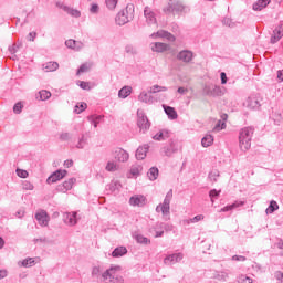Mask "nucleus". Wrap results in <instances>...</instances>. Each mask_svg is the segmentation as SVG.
<instances>
[{
	"instance_id": "1",
	"label": "nucleus",
	"mask_w": 283,
	"mask_h": 283,
	"mask_svg": "<svg viewBox=\"0 0 283 283\" xmlns=\"http://www.w3.org/2000/svg\"><path fill=\"white\" fill-rule=\"evenodd\" d=\"M253 138V127L242 128L239 134V146L241 151L251 149V139Z\"/></svg>"
},
{
	"instance_id": "2",
	"label": "nucleus",
	"mask_w": 283,
	"mask_h": 283,
	"mask_svg": "<svg viewBox=\"0 0 283 283\" xmlns=\"http://www.w3.org/2000/svg\"><path fill=\"white\" fill-rule=\"evenodd\" d=\"M134 20V4H127L125 9L120 10L116 17L115 22L117 25H126L129 21Z\"/></svg>"
},
{
	"instance_id": "3",
	"label": "nucleus",
	"mask_w": 283,
	"mask_h": 283,
	"mask_svg": "<svg viewBox=\"0 0 283 283\" xmlns=\"http://www.w3.org/2000/svg\"><path fill=\"white\" fill-rule=\"evenodd\" d=\"M182 149V144L178 139H170L168 145L160 148V155L171 158L172 154H178Z\"/></svg>"
},
{
	"instance_id": "4",
	"label": "nucleus",
	"mask_w": 283,
	"mask_h": 283,
	"mask_svg": "<svg viewBox=\"0 0 283 283\" xmlns=\"http://www.w3.org/2000/svg\"><path fill=\"white\" fill-rule=\"evenodd\" d=\"M227 94V88L224 86H218L216 84H206L203 86V96H211L212 98H218Z\"/></svg>"
},
{
	"instance_id": "5",
	"label": "nucleus",
	"mask_w": 283,
	"mask_h": 283,
	"mask_svg": "<svg viewBox=\"0 0 283 283\" xmlns=\"http://www.w3.org/2000/svg\"><path fill=\"white\" fill-rule=\"evenodd\" d=\"M101 282H104V283H124L125 280L123 279V276L116 274V270L114 268H111L102 274Z\"/></svg>"
},
{
	"instance_id": "6",
	"label": "nucleus",
	"mask_w": 283,
	"mask_h": 283,
	"mask_svg": "<svg viewBox=\"0 0 283 283\" xmlns=\"http://www.w3.org/2000/svg\"><path fill=\"white\" fill-rule=\"evenodd\" d=\"M171 198H174V190L172 189H170L167 192V195L164 199V202L160 203L159 206H157V208H156L157 213H159L161 211L163 216H169L170 209H171L170 206H169V205H171Z\"/></svg>"
},
{
	"instance_id": "7",
	"label": "nucleus",
	"mask_w": 283,
	"mask_h": 283,
	"mask_svg": "<svg viewBox=\"0 0 283 283\" xmlns=\"http://www.w3.org/2000/svg\"><path fill=\"white\" fill-rule=\"evenodd\" d=\"M137 126L139 127L140 132H143V134H145V132H148L149 127H151L149 118H147L145 112L140 109L137 111Z\"/></svg>"
},
{
	"instance_id": "8",
	"label": "nucleus",
	"mask_w": 283,
	"mask_h": 283,
	"mask_svg": "<svg viewBox=\"0 0 283 283\" xmlns=\"http://www.w3.org/2000/svg\"><path fill=\"white\" fill-rule=\"evenodd\" d=\"M184 258L185 254H182V252L168 254L164 259V264H166V266H174V264L182 262Z\"/></svg>"
},
{
	"instance_id": "9",
	"label": "nucleus",
	"mask_w": 283,
	"mask_h": 283,
	"mask_svg": "<svg viewBox=\"0 0 283 283\" xmlns=\"http://www.w3.org/2000/svg\"><path fill=\"white\" fill-rule=\"evenodd\" d=\"M67 176V170H56L46 179L48 185H54V182H59V180H63Z\"/></svg>"
},
{
	"instance_id": "10",
	"label": "nucleus",
	"mask_w": 283,
	"mask_h": 283,
	"mask_svg": "<svg viewBox=\"0 0 283 283\" xmlns=\"http://www.w3.org/2000/svg\"><path fill=\"white\" fill-rule=\"evenodd\" d=\"M35 220L40 227H48L50 224V214L45 210H40L35 213Z\"/></svg>"
},
{
	"instance_id": "11",
	"label": "nucleus",
	"mask_w": 283,
	"mask_h": 283,
	"mask_svg": "<svg viewBox=\"0 0 283 283\" xmlns=\"http://www.w3.org/2000/svg\"><path fill=\"white\" fill-rule=\"evenodd\" d=\"M129 205L132 207H145L147 205V198L143 195H134L129 198Z\"/></svg>"
},
{
	"instance_id": "12",
	"label": "nucleus",
	"mask_w": 283,
	"mask_h": 283,
	"mask_svg": "<svg viewBox=\"0 0 283 283\" xmlns=\"http://www.w3.org/2000/svg\"><path fill=\"white\" fill-rule=\"evenodd\" d=\"M115 160L118 163H127L129 160V153L123 148H116L113 153Z\"/></svg>"
},
{
	"instance_id": "13",
	"label": "nucleus",
	"mask_w": 283,
	"mask_h": 283,
	"mask_svg": "<svg viewBox=\"0 0 283 283\" xmlns=\"http://www.w3.org/2000/svg\"><path fill=\"white\" fill-rule=\"evenodd\" d=\"M177 60L182 61V63H191L193 61V52L190 50L180 51L177 54Z\"/></svg>"
},
{
	"instance_id": "14",
	"label": "nucleus",
	"mask_w": 283,
	"mask_h": 283,
	"mask_svg": "<svg viewBox=\"0 0 283 283\" xmlns=\"http://www.w3.org/2000/svg\"><path fill=\"white\" fill-rule=\"evenodd\" d=\"M74 182H76V178H70L69 180L59 185L56 187V191H60L61 193H67V191H70V189H72Z\"/></svg>"
},
{
	"instance_id": "15",
	"label": "nucleus",
	"mask_w": 283,
	"mask_h": 283,
	"mask_svg": "<svg viewBox=\"0 0 283 283\" xmlns=\"http://www.w3.org/2000/svg\"><path fill=\"white\" fill-rule=\"evenodd\" d=\"M151 36L156 39V36H159L160 39H167V41L174 42L176 41V36L171 34L169 31L160 30L156 33H153Z\"/></svg>"
},
{
	"instance_id": "16",
	"label": "nucleus",
	"mask_w": 283,
	"mask_h": 283,
	"mask_svg": "<svg viewBox=\"0 0 283 283\" xmlns=\"http://www.w3.org/2000/svg\"><path fill=\"white\" fill-rule=\"evenodd\" d=\"M283 36V24H279L274 30H273V34L271 36V43H277V41H280V39H282Z\"/></svg>"
},
{
	"instance_id": "17",
	"label": "nucleus",
	"mask_w": 283,
	"mask_h": 283,
	"mask_svg": "<svg viewBox=\"0 0 283 283\" xmlns=\"http://www.w3.org/2000/svg\"><path fill=\"white\" fill-rule=\"evenodd\" d=\"M147 151H149V145L145 144L144 146H139L135 155L137 160H145V158H147Z\"/></svg>"
},
{
	"instance_id": "18",
	"label": "nucleus",
	"mask_w": 283,
	"mask_h": 283,
	"mask_svg": "<svg viewBox=\"0 0 283 283\" xmlns=\"http://www.w3.org/2000/svg\"><path fill=\"white\" fill-rule=\"evenodd\" d=\"M76 216H77L76 212H66L64 214L65 224H70V227H74L77 222Z\"/></svg>"
},
{
	"instance_id": "19",
	"label": "nucleus",
	"mask_w": 283,
	"mask_h": 283,
	"mask_svg": "<svg viewBox=\"0 0 283 283\" xmlns=\"http://www.w3.org/2000/svg\"><path fill=\"white\" fill-rule=\"evenodd\" d=\"M269 3H271V0H258L256 2L253 3L252 10H254L255 12H260L264 10V8L269 6Z\"/></svg>"
},
{
	"instance_id": "20",
	"label": "nucleus",
	"mask_w": 283,
	"mask_h": 283,
	"mask_svg": "<svg viewBox=\"0 0 283 283\" xmlns=\"http://www.w3.org/2000/svg\"><path fill=\"white\" fill-rule=\"evenodd\" d=\"M138 101H140V103H146L147 105H151L154 103V96L143 91L138 96Z\"/></svg>"
},
{
	"instance_id": "21",
	"label": "nucleus",
	"mask_w": 283,
	"mask_h": 283,
	"mask_svg": "<svg viewBox=\"0 0 283 283\" xmlns=\"http://www.w3.org/2000/svg\"><path fill=\"white\" fill-rule=\"evenodd\" d=\"M153 52H167L169 50V44L155 42L151 44Z\"/></svg>"
},
{
	"instance_id": "22",
	"label": "nucleus",
	"mask_w": 283,
	"mask_h": 283,
	"mask_svg": "<svg viewBox=\"0 0 283 283\" xmlns=\"http://www.w3.org/2000/svg\"><path fill=\"white\" fill-rule=\"evenodd\" d=\"M238 207H244V201H234L232 205L221 208L220 212L227 213V211H233V209H238Z\"/></svg>"
},
{
	"instance_id": "23",
	"label": "nucleus",
	"mask_w": 283,
	"mask_h": 283,
	"mask_svg": "<svg viewBox=\"0 0 283 283\" xmlns=\"http://www.w3.org/2000/svg\"><path fill=\"white\" fill-rule=\"evenodd\" d=\"M164 112L170 118V120H176L178 118V113L176 112V108L171 106H164Z\"/></svg>"
},
{
	"instance_id": "24",
	"label": "nucleus",
	"mask_w": 283,
	"mask_h": 283,
	"mask_svg": "<svg viewBox=\"0 0 283 283\" xmlns=\"http://www.w3.org/2000/svg\"><path fill=\"white\" fill-rule=\"evenodd\" d=\"M123 255H127V248L117 247L112 252V258H123Z\"/></svg>"
},
{
	"instance_id": "25",
	"label": "nucleus",
	"mask_w": 283,
	"mask_h": 283,
	"mask_svg": "<svg viewBox=\"0 0 283 283\" xmlns=\"http://www.w3.org/2000/svg\"><path fill=\"white\" fill-rule=\"evenodd\" d=\"M144 15L149 24L156 23V17L154 15V12H151V9H149V7H146L144 9Z\"/></svg>"
},
{
	"instance_id": "26",
	"label": "nucleus",
	"mask_w": 283,
	"mask_h": 283,
	"mask_svg": "<svg viewBox=\"0 0 283 283\" xmlns=\"http://www.w3.org/2000/svg\"><path fill=\"white\" fill-rule=\"evenodd\" d=\"M247 107H249V109H260V101L255 97H249L247 101Z\"/></svg>"
},
{
	"instance_id": "27",
	"label": "nucleus",
	"mask_w": 283,
	"mask_h": 283,
	"mask_svg": "<svg viewBox=\"0 0 283 283\" xmlns=\"http://www.w3.org/2000/svg\"><path fill=\"white\" fill-rule=\"evenodd\" d=\"M42 67L45 72H56L59 64L56 62H46Z\"/></svg>"
},
{
	"instance_id": "28",
	"label": "nucleus",
	"mask_w": 283,
	"mask_h": 283,
	"mask_svg": "<svg viewBox=\"0 0 283 283\" xmlns=\"http://www.w3.org/2000/svg\"><path fill=\"white\" fill-rule=\"evenodd\" d=\"M132 94V86H124L118 92L119 98H127Z\"/></svg>"
},
{
	"instance_id": "29",
	"label": "nucleus",
	"mask_w": 283,
	"mask_h": 283,
	"mask_svg": "<svg viewBox=\"0 0 283 283\" xmlns=\"http://www.w3.org/2000/svg\"><path fill=\"white\" fill-rule=\"evenodd\" d=\"M277 209H280V206L277 205V201L272 200L270 201L269 207L265 210V213H275V211H277Z\"/></svg>"
},
{
	"instance_id": "30",
	"label": "nucleus",
	"mask_w": 283,
	"mask_h": 283,
	"mask_svg": "<svg viewBox=\"0 0 283 283\" xmlns=\"http://www.w3.org/2000/svg\"><path fill=\"white\" fill-rule=\"evenodd\" d=\"M201 220H205V216L203 214H197L196 217L191 218V219H185L182 221L184 224H195L196 222H200Z\"/></svg>"
},
{
	"instance_id": "31",
	"label": "nucleus",
	"mask_w": 283,
	"mask_h": 283,
	"mask_svg": "<svg viewBox=\"0 0 283 283\" xmlns=\"http://www.w3.org/2000/svg\"><path fill=\"white\" fill-rule=\"evenodd\" d=\"M90 123L96 128L98 127V123H101V120H103V116L101 115H91L87 117Z\"/></svg>"
},
{
	"instance_id": "32",
	"label": "nucleus",
	"mask_w": 283,
	"mask_h": 283,
	"mask_svg": "<svg viewBox=\"0 0 283 283\" xmlns=\"http://www.w3.org/2000/svg\"><path fill=\"white\" fill-rule=\"evenodd\" d=\"M158 174H159L158 168L157 167H151L148 170L147 176H148L149 180H157Z\"/></svg>"
},
{
	"instance_id": "33",
	"label": "nucleus",
	"mask_w": 283,
	"mask_h": 283,
	"mask_svg": "<svg viewBox=\"0 0 283 283\" xmlns=\"http://www.w3.org/2000/svg\"><path fill=\"white\" fill-rule=\"evenodd\" d=\"M201 145L202 147H211V145H213V137L211 135H206L201 139Z\"/></svg>"
},
{
	"instance_id": "34",
	"label": "nucleus",
	"mask_w": 283,
	"mask_h": 283,
	"mask_svg": "<svg viewBox=\"0 0 283 283\" xmlns=\"http://www.w3.org/2000/svg\"><path fill=\"white\" fill-rule=\"evenodd\" d=\"M174 13L187 12V7L180 2L172 4Z\"/></svg>"
},
{
	"instance_id": "35",
	"label": "nucleus",
	"mask_w": 283,
	"mask_h": 283,
	"mask_svg": "<svg viewBox=\"0 0 283 283\" xmlns=\"http://www.w3.org/2000/svg\"><path fill=\"white\" fill-rule=\"evenodd\" d=\"M136 242H138V244H151V240H149L147 237L143 235V234H137L135 237Z\"/></svg>"
},
{
	"instance_id": "36",
	"label": "nucleus",
	"mask_w": 283,
	"mask_h": 283,
	"mask_svg": "<svg viewBox=\"0 0 283 283\" xmlns=\"http://www.w3.org/2000/svg\"><path fill=\"white\" fill-rule=\"evenodd\" d=\"M85 145H87V137L83 134L76 144V149H85Z\"/></svg>"
},
{
	"instance_id": "37",
	"label": "nucleus",
	"mask_w": 283,
	"mask_h": 283,
	"mask_svg": "<svg viewBox=\"0 0 283 283\" xmlns=\"http://www.w3.org/2000/svg\"><path fill=\"white\" fill-rule=\"evenodd\" d=\"M153 138L154 140H166V138H169V133L166 130H161L157 133Z\"/></svg>"
},
{
	"instance_id": "38",
	"label": "nucleus",
	"mask_w": 283,
	"mask_h": 283,
	"mask_svg": "<svg viewBox=\"0 0 283 283\" xmlns=\"http://www.w3.org/2000/svg\"><path fill=\"white\" fill-rule=\"evenodd\" d=\"M36 262L33 258H27L22 261V266H24L25 269H30V266H34Z\"/></svg>"
},
{
	"instance_id": "39",
	"label": "nucleus",
	"mask_w": 283,
	"mask_h": 283,
	"mask_svg": "<svg viewBox=\"0 0 283 283\" xmlns=\"http://www.w3.org/2000/svg\"><path fill=\"white\" fill-rule=\"evenodd\" d=\"M208 178L209 180H211V182H218V178H220V171L218 170L210 171Z\"/></svg>"
},
{
	"instance_id": "40",
	"label": "nucleus",
	"mask_w": 283,
	"mask_h": 283,
	"mask_svg": "<svg viewBox=\"0 0 283 283\" xmlns=\"http://www.w3.org/2000/svg\"><path fill=\"white\" fill-rule=\"evenodd\" d=\"M224 127H227V124L224 122H222V119H219L217 122V124L214 125V127L212 128V132H222V129H224Z\"/></svg>"
},
{
	"instance_id": "41",
	"label": "nucleus",
	"mask_w": 283,
	"mask_h": 283,
	"mask_svg": "<svg viewBox=\"0 0 283 283\" xmlns=\"http://www.w3.org/2000/svg\"><path fill=\"white\" fill-rule=\"evenodd\" d=\"M39 96H40V101H48V98H51L52 93H50V91H40L39 92Z\"/></svg>"
},
{
	"instance_id": "42",
	"label": "nucleus",
	"mask_w": 283,
	"mask_h": 283,
	"mask_svg": "<svg viewBox=\"0 0 283 283\" xmlns=\"http://www.w3.org/2000/svg\"><path fill=\"white\" fill-rule=\"evenodd\" d=\"M20 48H23V43H21V42H18V44L14 43L12 46H9L10 54H17V52H19Z\"/></svg>"
},
{
	"instance_id": "43",
	"label": "nucleus",
	"mask_w": 283,
	"mask_h": 283,
	"mask_svg": "<svg viewBox=\"0 0 283 283\" xmlns=\"http://www.w3.org/2000/svg\"><path fill=\"white\" fill-rule=\"evenodd\" d=\"M140 171H143V166H140V165H135V166H132V168H130L132 176L136 177L140 174Z\"/></svg>"
},
{
	"instance_id": "44",
	"label": "nucleus",
	"mask_w": 283,
	"mask_h": 283,
	"mask_svg": "<svg viewBox=\"0 0 283 283\" xmlns=\"http://www.w3.org/2000/svg\"><path fill=\"white\" fill-rule=\"evenodd\" d=\"M106 171H118V165L114 161H108L105 167Z\"/></svg>"
},
{
	"instance_id": "45",
	"label": "nucleus",
	"mask_w": 283,
	"mask_h": 283,
	"mask_svg": "<svg viewBox=\"0 0 283 283\" xmlns=\"http://www.w3.org/2000/svg\"><path fill=\"white\" fill-rule=\"evenodd\" d=\"M105 3L108 10H116V6H118V0H105Z\"/></svg>"
},
{
	"instance_id": "46",
	"label": "nucleus",
	"mask_w": 283,
	"mask_h": 283,
	"mask_svg": "<svg viewBox=\"0 0 283 283\" xmlns=\"http://www.w3.org/2000/svg\"><path fill=\"white\" fill-rule=\"evenodd\" d=\"M85 109H87V104L81 103L75 106L74 112L75 114H81L82 112H85Z\"/></svg>"
},
{
	"instance_id": "47",
	"label": "nucleus",
	"mask_w": 283,
	"mask_h": 283,
	"mask_svg": "<svg viewBox=\"0 0 283 283\" xmlns=\"http://www.w3.org/2000/svg\"><path fill=\"white\" fill-rule=\"evenodd\" d=\"M238 283H253V279L242 274L237 279Z\"/></svg>"
},
{
	"instance_id": "48",
	"label": "nucleus",
	"mask_w": 283,
	"mask_h": 283,
	"mask_svg": "<svg viewBox=\"0 0 283 283\" xmlns=\"http://www.w3.org/2000/svg\"><path fill=\"white\" fill-rule=\"evenodd\" d=\"M64 10L66 12H69V14H71L72 17H75L76 19H78V17H81V11H78L76 9H70L67 7H64Z\"/></svg>"
},
{
	"instance_id": "49",
	"label": "nucleus",
	"mask_w": 283,
	"mask_h": 283,
	"mask_svg": "<svg viewBox=\"0 0 283 283\" xmlns=\"http://www.w3.org/2000/svg\"><path fill=\"white\" fill-rule=\"evenodd\" d=\"M90 64H87V63H84V64H82L80 67H78V70H77V76L78 75H81V74H84V72H90Z\"/></svg>"
},
{
	"instance_id": "50",
	"label": "nucleus",
	"mask_w": 283,
	"mask_h": 283,
	"mask_svg": "<svg viewBox=\"0 0 283 283\" xmlns=\"http://www.w3.org/2000/svg\"><path fill=\"white\" fill-rule=\"evenodd\" d=\"M22 189H24V191H33L34 185H32V182L25 180L22 182Z\"/></svg>"
},
{
	"instance_id": "51",
	"label": "nucleus",
	"mask_w": 283,
	"mask_h": 283,
	"mask_svg": "<svg viewBox=\"0 0 283 283\" xmlns=\"http://www.w3.org/2000/svg\"><path fill=\"white\" fill-rule=\"evenodd\" d=\"M108 189L112 192L118 191V189H120V182L118 181L112 182L111 185H108Z\"/></svg>"
},
{
	"instance_id": "52",
	"label": "nucleus",
	"mask_w": 283,
	"mask_h": 283,
	"mask_svg": "<svg viewBox=\"0 0 283 283\" xmlns=\"http://www.w3.org/2000/svg\"><path fill=\"white\" fill-rule=\"evenodd\" d=\"M125 53L126 54H132L133 56L136 54V49L132 44H127L125 46Z\"/></svg>"
},
{
	"instance_id": "53",
	"label": "nucleus",
	"mask_w": 283,
	"mask_h": 283,
	"mask_svg": "<svg viewBox=\"0 0 283 283\" xmlns=\"http://www.w3.org/2000/svg\"><path fill=\"white\" fill-rule=\"evenodd\" d=\"M15 174H17V176H19V178H28V176H29V172L27 170L21 169V168H18L15 170Z\"/></svg>"
},
{
	"instance_id": "54",
	"label": "nucleus",
	"mask_w": 283,
	"mask_h": 283,
	"mask_svg": "<svg viewBox=\"0 0 283 283\" xmlns=\"http://www.w3.org/2000/svg\"><path fill=\"white\" fill-rule=\"evenodd\" d=\"M163 12H165V14H174V4L168 3L164 7Z\"/></svg>"
},
{
	"instance_id": "55",
	"label": "nucleus",
	"mask_w": 283,
	"mask_h": 283,
	"mask_svg": "<svg viewBox=\"0 0 283 283\" xmlns=\"http://www.w3.org/2000/svg\"><path fill=\"white\" fill-rule=\"evenodd\" d=\"M22 111H23V104H21V102H18L17 104H14L13 106L14 114H21Z\"/></svg>"
},
{
	"instance_id": "56",
	"label": "nucleus",
	"mask_w": 283,
	"mask_h": 283,
	"mask_svg": "<svg viewBox=\"0 0 283 283\" xmlns=\"http://www.w3.org/2000/svg\"><path fill=\"white\" fill-rule=\"evenodd\" d=\"M99 10H101V7H98L97 3H93L91 6L90 12L91 14H98Z\"/></svg>"
},
{
	"instance_id": "57",
	"label": "nucleus",
	"mask_w": 283,
	"mask_h": 283,
	"mask_svg": "<svg viewBox=\"0 0 283 283\" xmlns=\"http://www.w3.org/2000/svg\"><path fill=\"white\" fill-rule=\"evenodd\" d=\"M218 196H220V191H218L217 189L210 190L209 197L211 198V202H213V198H218Z\"/></svg>"
},
{
	"instance_id": "58",
	"label": "nucleus",
	"mask_w": 283,
	"mask_h": 283,
	"mask_svg": "<svg viewBox=\"0 0 283 283\" xmlns=\"http://www.w3.org/2000/svg\"><path fill=\"white\" fill-rule=\"evenodd\" d=\"M83 48H85V44H83V42L81 41H75V44H74V49L76 52H80V50H83Z\"/></svg>"
},
{
	"instance_id": "59",
	"label": "nucleus",
	"mask_w": 283,
	"mask_h": 283,
	"mask_svg": "<svg viewBox=\"0 0 283 283\" xmlns=\"http://www.w3.org/2000/svg\"><path fill=\"white\" fill-rule=\"evenodd\" d=\"M77 84L81 87V90H91L88 82L78 81Z\"/></svg>"
},
{
	"instance_id": "60",
	"label": "nucleus",
	"mask_w": 283,
	"mask_h": 283,
	"mask_svg": "<svg viewBox=\"0 0 283 283\" xmlns=\"http://www.w3.org/2000/svg\"><path fill=\"white\" fill-rule=\"evenodd\" d=\"M165 222H157L155 227H153L154 231H164Z\"/></svg>"
},
{
	"instance_id": "61",
	"label": "nucleus",
	"mask_w": 283,
	"mask_h": 283,
	"mask_svg": "<svg viewBox=\"0 0 283 283\" xmlns=\"http://www.w3.org/2000/svg\"><path fill=\"white\" fill-rule=\"evenodd\" d=\"M223 25H228V28H233V20L230 18H224L222 21Z\"/></svg>"
},
{
	"instance_id": "62",
	"label": "nucleus",
	"mask_w": 283,
	"mask_h": 283,
	"mask_svg": "<svg viewBox=\"0 0 283 283\" xmlns=\"http://www.w3.org/2000/svg\"><path fill=\"white\" fill-rule=\"evenodd\" d=\"M75 44H76V40H66L65 41L66 48H70L71 50H74Z\"/></svg>"
},
{
	"instance_id": "63",
	"label": "nucleus",
	"mask_w": 283,
	"mask_h": 283,
	"mask_svg": "<svg viewBox=\"0 0 283 283\" xmlns=\"http://www.w3.org/2000/svg\"><path fill=\"white\" fill-rule=\"evenodd\" d=\"M274 277H275V280H277V282H281V283H283V273H282V271H276L275 273H274Z\"/></svg>"
},
{
	"instance_id": "64",
	"label": "nucleus",
	"mask_w": 283,
	"mask_h": 283,
	"mask_svg": "<svg viewBox=\"0 0 283 283\" xmlns=\"http://www.w3.org/2000/svg\"><path fill=\"white\" fill-rule=\"evenodd\" d=\"M34 39H36V32H30L28 35H27V41H30V42H34Z\"/></svg>"
}]
</instances>
